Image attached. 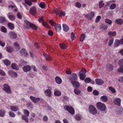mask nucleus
Instances as JSON below:
<instances>
[{
  "instance_id": "nucleus-1",
  "label": "nucleus",
  "mask_w": 123,
  "mask_h": 123,
  "mask_svg": "<svg viewBox=\"0 0 123 123\" xmlns=\"http://www.w3.org/2000/svg\"><path fill=\"white\" fill-rule=\"evenodd\" d=\"M96 105L97 108L101 111H105L106 109L105 105L101 102L97 103Z\"/></svg>"
},
{
  "instance_id": "nucleus-2",
  "label": "nucleus",
  "mask_w": 123,
  "mask_h": 123,
  "mask_svg": "<svg viewBox=\"0 0 123 123\" xmlns=\"http://www.w3.org/2000/svg\"><path fill=\"white\" fill-rule=\"evenodd\" d=\"M89 110L90 113L92 115H94L97 113V110L95 107L93 105H90L89 107Z\"/></svg>"
},
{
  "instance_id": "nucleus-3",
  "label": "nucleus",
  "mask_w": 123,
  "mask_h": 123,
  "mask_svg": "<svg viewBox=\"0 0 123 123\" xmlns=\"http://www.w3.org/2000/svg\"><path fill=\"white\" fill-rule=\"evenodd\" d=\"M64 108L69 112L71 114L73 115L74 114V109L72 107L69 106L67 105H66L64 106Z\"/></svg>"
},
{
  "instance_id": "nucleus-4",
  "label": "nucleus",
  "mask_w": 123,
  "mask_h": 123,
  "mask_svg": "<svg viewBox=\"0 0 123 123\" xmlns=\"http://www.w3.org/2000/svg\"><path fill=\"white\" fill-rule=\"evenodd\" d=\"M3 90L7 93H10L11 89L9 86L7 84H4L3 85Z\"/></svg>"
},
{
  "instance_id": "nucleus-5",
  "label": "nucleus",
  "mask_w": 123,
  "mask_h": 123,
  "mask_svg": "<svg viewBox=\"0 0 123 123\" xmlns=\"http://www.w3.org/2000/svg\"><path fill=\"white\" fill-rule=\"evenodd\" d=\"M118 63L120 67L118 70V71L119 72L122 73L123 72V59H121L119 60Z\"/></svg>"
},
{
  "instance_id": "nucleus-6",
  "label": "nucleus",
  "mask_w": 123,
  "mask_h": 123,
  "mask_svg": "<svg viewBox=\"0 0 123 123\" xmlns=\"http://www.w3.org/2000/svg\"><path fill=\"white\" fill-rule=\"evenodd\" d=\"M123 44V38H122L120 40L118 39H116L114 43V46L115 47H118L120 44Z\"/></svg>"
},
{
  "instance_id": "nucleus-7",
  "label": "nucleus",
  "mask_w": 123,
  "mask_h": 123,
  "mask_svg": "<svg viewBox=\"0 0 123 123\" xmlns=\"http://www.w3.org/2000/svg\"><path fill=\"white\" fill-rule=\"evenodd\" d=\"M48 88L49 89H47L45 90L44 91V93L47 96L50 97L51 96L52 94L51 91L52 88L51 87H49Z\"/></svg>"
},
{
  "instance_id": "nucleus-8",
  "label": "nucleus",
  "mask_w": 123,
  "mask_h": 123,
  "mask_svg": "<svg viewBox=\"0 0 123 123\" xmlns=\"http://www.w3.org/2000/svg\"><path fill=\"white\" fill-rule=\"evenodd\" d=\"M8 35L11 38L15 39L17 37L16 34L14 31H10L8 33Z\"/></svg>"
},
{
  "instance_id": "nucleus-9",
  "label": "nucleus",
  "mask_w": 123,
  "mask_h": 123,
  "mask_svg": "<svg viewBox=\"0 0 123 123\" xmlns=\"http://www.w3.org/2000/svg\"><path fill=\"white\" fill-rule=\"evenodd\" d=\"M94 15V13L93 12H92L89 14H86L85 16L86 18L89 20H91L93 18Z\"/></svg>"
},
{
  "instance_id": "nucleus-10",
  "label": "nucleus",
  "mask_w": 123,
  "mask_h": 123,
  "mask_svg": "<svg viewBox=\"0 0 123 123\" xmlns=\"http://www.w3.org/2000/svg\"><path fill=\"white\" fill-rule=\"evenodd\" d=\"M30 12L31 14L33 15H34L36 13L37 10L36 7L33 6L30 9Z\"/></svg>"
},
{
  "instance_id": "nucleus-11",
  "label": "nucleus",
  "mask_w": 123,
  "mask_h": 123,
  "mask_svg": "<svg viewBox=\"0 0 123 123\" xmlns=\"http://www.w3.org/2000/svg\"><path fill=\"white\" fill-rule=\"evenodd\" d=\"M78 78V77L77 74L74 73L73 74L72 76L69 78L71 82L75 81Z\"/></svg>"
},
{
  "instance_id": "nucleus-12",
  "label": "nucleus",
  "mask_w": 123,
  "mask_h": 123,
  "mask_svg": "<svg viewBox=\"0 0 123 123\" xmlns=\"http://www.w3.org/2000/svg\"><path fill=\"white\" fill-rule=\"evenodd\" d=\"M30 98L33 102L35 103H36L40 100V98H36L32 96H30Z\"/></svg>"
},
{
  "instance_id": "nucleus-13",
  "label": "nucleus",
  "mask_w": 123,
  "mask_h": 123,
  "mask_svg": "<svg viewBox=\"0 0 123 123\" xmlns=\"http://www.w3.org/2000/svg\"><path fill=\"white\" fill-rule=\"evenodd\" d=\"M31 67L30 66H25L22 68V69L24 72H26L30 71L31 70Z\"/></svg>"
},
{
  "instance_id": "nucleus-14",
  "label": "nucleus",
  "mask_w": 123,
  "mask_h": 123,
  "mask_svg": "<svg viewBox=\"0 0 123 123\" xmlns=\"http://www.w3.org/2000/svg\"><path fill=\"white\" fill-rule=\"evenodd\" d=\"M121 102V100L119 98H115L114 100V104L118 106L120 105Z\"/></svg>"
},
{
  "instance_id": "nucleus-15",
  "label": "nucleus",
  "mask_w": 123,
  "mask_h": 123,
  "mask_svg": "<svg viewBox=\"0 0 123 123\" xmlns=\"http://www.w3.org/2000/svg\"><path fill=\"white\" fill-rule=\"evenodd\" d=\"M96 83L98 85H101L104 83V81L101 79L97 78L95 80Z\"/></svg>"
},
{
  "instance_id": "nucleus-16",
  "label": "nucleus",
  "mask_w": 123,
  "mask_h": 123,
  "mask_svg": "<svg viewBox=\"0 0 123 123\" xmlns=\"http://www.w3.org/2000/svg\"><path fill=\"white\" fill-rule=\"evenodd\" d=\"M11 13V12H9L7 14L8 17L10 20L14 21L15 19V17L14 15L10 14Z\"/></svg>"
},
{
  "instance_id": "nucleus-17",
  "label": "nucleus",
  "mask_w": 123,
  "mask_h": 123,
  "mask_svg": "<svg viewBox=\"0 0 123 123\" xmlns=\"http://www.w3.org/2000/svg\"><path fill=\"white\" fill-rule=\"evenodd\" d=\"M54 27L55 30L57 31H60L61 30V26L60 24H56L55 25Z\"/></svg>"
},
{
  "instance_id": "nucleus-18",
  "label": "nucleus",
  "mask_w": 123,
  "mask_h": 123,
  "mask_svg": "<svg viewBox=\"0 0 123 123\" xmlns=\"http://www.w3.org/2000/svg\"><path fill=\"white\" fill-rule=\"evenodd\" d=\"M71 83L74 87H80V84L79 82L76 81L71 82Z\"/></svg>"
},
{
  "instance_id": "nucleus-19",
  "label": "nucleus",
  "mask_w": 123,
  "mask_h": 123,
  "mask_svg": "<svg viewBox=\"0 0 123 123\" xmlns=\"http://www.w3.org/2000/svg\"><path fill=\"white\" fill-rule=\"evenodd\" d=\"M63 30L66 32L68 31L69 30L68 26L66 24H63Z\"/></svg>"
},
{
  "instance_id": "nucleus-20",
  "label": "nucleus",
  "mask_w": 123,
  "mask_h": 123,
  "mask_svg": "<svg viewBox=\"0 0 123 123\" xmlns=\"http://www.w3.org/2000/svg\"><path fill=\"white\" fill-rule=\"evenodd\" d=\"M55 79L56 83L57 84H60L61 83L62 80L60 77L57 76L55 77Z\"/></svg>"
},
{
  "instance_id": "nucleus-21",
  "label": "nucleus",
  "mask_w": 123,
  "mask_h": 123,
  "mask_svg": "<svg viewBox=\"0 0 123 123\" xmlns=\"http://www.w3.org/2000/svg\"><path fill=\"white\" fill-rule=\"evenodd\" d=\"M100 99L103 102H106L108 100L107 97L105 95L101 96L100 98Z\"/></svg>"
},
{
  "instance_id": "nucleus-22",
  "label": "nucleus",
  "mask_w": 123,
  "mask_h": 123,
  "mask_svg": "<svg viewBox=\"0 0 123 123\" xmlns=\"http://www.w3.org/2000/svg\"><path fill=\"white\" fill-rule=\"evenodd\" d=\"M115 22L118 24L122 25L123 23V20L121 18L117 19L116 20Z\"/></svg>"
},
{
  "instance_id": "nucleus-23",
  "label": "nucleus",
  "mask_w": 123,
  "mask_h": 123,
  "mask_svg": "<svg viewBox=\"0 0 123 123\" xmlns=\"http://www.w3.org/2000/svg\"><path fill=\"white\" fill-rule=\"evenodd\" d=\"M11 67L13 69L16 70H18L19 68L14 63H12L11 65Z\"/></svg>"
},
{
  "instance_id": "nucleus-24",
  "label": "nucleus",
  "mask_w": 123,
  "mask_h": 123,
  "mask_svg": "<svg viewBox=\"0 0 123 123\" xmlns=\"http://www.w3.org/2000/svg\"><path fill=\"white\" fill-rule=\"evenodd\" d=\"M10 109L12 111H16L18 110V107L17 106H12L11 107Z\"/></svg>"
},
{
  "instance_id": "nucleus-25",
  "label": "nucleus",
  "mask_w": 123,
  "mask_h": 123,
  "mask_svg": "<svg viewBox=\"0 0 123 123\" xmlns=\"http://www.w3.org/2000/svg\"><path fill=\"white\" fill-rule=\"evenodd\" d=\"M20 52L22 55L26 56L27 55L26 50L24 49H21L20 51Z\"/></svg>"
},
{
  "instance_id": "nucleus-26",
  "label": "nucleus",
  "mask_w": 123,
  "mask_h": 123,
  "mask_svg": "<svg viewBox=\"0 0 123 123\" xmlns=\"http://www.w3.org/2000/svg\"><path fill=\"white\" fill-rule=\"evenodd\" d=\"M75 118L77 121H80L82 119V117L81 115L79 114H76L75 116Z\"/></svg>"
},
{
  "instance_id": "nucleus-27",
  "label": "nucleus",
  "mask_w": 123,
  "mask_h": 123,
  "mask_svg": "<svg viewBox=\"0 0 123 123\" xmlns=\"http://www.w3.org/2000/svg\"><path fill=\"white\" fill-rule=\"evenodd\" d=\"M43 55L45 58L47 60L50 61L51 59V58L48 54L45 53H43Z\"/></svg>"
},
{
  "instance_id": "nucleus-28",
  "label": "nucleus",
  "mask_w": 123,
  "mask_h": 123,
  "mask_svg": "<svg viewBox=\"0 0 123 123\" xmlns=\"http://www.w3.org/2000/svg\"><path fill=\"white\" fill-rule=\"evenodd\" d=\"M74 92L75 94L76 95H78L80 94L81 92L77 88H75L74 90Z\"/></svg>"
},
{
  "instance_id": "nucleus-29",
  "label": "nucleus",
  "mask_w": 123,
  "mask_h": 123,
  "mask_svg": "<svg viewBox=\"0 0 123 123\" xmlns=\"http://www.w3.org/2000/svg\"><path fill=\"white\" fill-rule=\"evenodd\" d=\"M9 73L10 75L11 76H14L16 77H17V74L15 72L12 71H9Z\"/></svg>"
},
{
  "instance_id": "nucleus-30",
  "label": "nucleus",
  "mask_w": 123,
  "mask_h": 123,
  "mask_svg": "<svg viewBox=\"0 0 123 123\" xmlns=\"http://www.w3.org/2000/svg\"><path fill=\"white\" fill-rule=\"evenodd\" d=\"M107 67L109 70L112 71L113 69V66L111 64L108 63L107 64Z\"/></svg>"
},
{
  "instance_id": "nucleus-31",
  "label": "nucleus",
  "mask_w": 123,
  "mask_h": 123,
  "mask_svg": "<svg viewBox=\"0 0 123 123\" xmlns=\"http://www.w3.org/2000/svg\"><path fill=\"white\" fill-rule=\"evenodd\" d=\"M108 34L110 36L114 37L116 35V33L115 31L113 32L110 31L108 32Z\"/></svg>"
},
{
  "instance_id": "nucleus-32",
  "label": "nucleus",
  "mask_w": 123,
  "mask_h": 123,
  "mask_svg": "<svg viewBox=\"0 0 123 123\" xmlns=\"http://www.w3.org/2000/svg\"><path fill=\"white\" fill-rule=\"evenodd\" d=\"M28 117L25 115H22V118L23 120L25 121L26 123H28L29 122L28 119Z\"/></svg>"
},
{
  "instance_id": "nucleus-33",
  "label": "nucleus",
  "mask_w": 123,
  "mask_h": 123,
  "mask_svg": "<svg viewBox=\"0 0 123 123\" xmlns=\"http://www.w3.org/2000/svg\"><path fill=\"white\" fill-rule=\"evenodd\" d=\"M8 27L11 30H13L14 28L13 24L11 23H9L8 24Z\"/></svg>"
},
{
  "instance_id": "nucleus-34",
  "label": "nucleus",
  "mask_w": 123,
  "mask_h": 123,
  "mask_svg": "<svg viewBox=\"0 0 123 123\" xmlns=\"http://www.w3.org/2000/svg\"><path fill=\"white\" fill-rule=\"evenodd\" d=\"M79 76L80 79L82 80H83L86 77V75L84 73H79Z\"/></svg>"
},
{
  "instance_id": "nucleus-35",
  "label": "nucleus",
  "mask_w": 123,
  "mask_h": 123,
  "mask_svg": "<svg viewBox=\"0 0 123 123\" xmlns=\"http://www.w3.org/2000/svg\"><path fill=\"white\" fill-rule=\"evenodd\" d=\"M86 37V36L85 34H82L81 35L80 38V40L81 42H83L85 39Z\"/></svg>"
},
{
  "instance_id": "nucleus-36",
  "label": "nucleus",
  "mask_w": 123,
  "mask_h": 123,
  "mask_svg": "<svg viewBox=\"0 0 123 123\" xmlns=\"http://www.w3.org/2000/svg\"><path fill=\"white\" fill-rule=\"evenodd\" d=\"M5 48L6 50L9 52H11L13 51V48L10 47H7Z\"/></svg>"
},
{
  "instance_id": "nucleus-37",
  "label": "nucleus",
  "mask_w": 123,
  "mask_h": 123,
  "mask_svg": "<svg viewBox=\"0 0 123 123\" xmlns=\"http://www.w3.org/2000/svg\"><path fill=\"white\" fill-rule=\"evenodd\" d=\"M54 94L55 96H59L61 95V93L60 91L57 90L55 92Z\"/></svg>"
},
{
  "instance_id": "nucleus-38",
  "label": "nucleus",
  "mask_w": 123,
  "mask_h": 123,
  "mask_svg": "<svg viewBox=\"0 0 123 123\" xmlns=\"http://www.w3.org/2000/svg\"><path fill=\"white\" fill-rule=\"evenodd\" d=\"M108 28V27L107 25L104 24H102L100 27V29H102L103 28L105 30H106Z\"/></svg>"
},
{
  "instance_id": "nucleus-39",
  "label": "nucleus",
  "mask_w": 123,
  "mask_h": 123,
  "mask_svg": "<svg viewBox=\"0 0 123 123\" xmlns=\"http://www.w3.org/2000/svg\"><path fill=\"white\" fill-rule=\"evenodd\" d=\"M6 20V18L2 16L0 17V23H2Z\"/></svg>"
},
{
  "instance_id": "nucleus-40",
  "label": "nucleus",
  "mask_w": 123,
  "mask_h": 123,
  "mask_svg": "<svg viewBox=\"0 0 123 123\" xmlns=\"http://www.w3.org/2000/svg\"><path fill=\"white\" fill-rule=\"evenodd\" d=\"M27 107L30 110H32L33 107V105L31 103H29L27 104Z\"/></svg>"
},
{
  "instance_id": "nucleus-41",
  "label": "nucleus",
  "mask_w": 123,
  "mask_h": 123,
  "mask_svg": "<svg viewBox=\"0 0 123 123\" xmlns=\"http://www.w3.org/2000/svg\"><path fill=\"white\" fill-rule=\"evenodd\" d=\"M105 23L110 25L111 24L112 22L111 20L107 18L105 19Z\"/></svg>"
},
{
  "instance_id": "nucleus-42",
  "label": "nucleus",
  "mask_w": 123,
  "mask_h": 123,
  "mask_svg": "<svg viewBox=\"0 0 123 123\" xmlns=\"http://www.w3.org/2000/svg\"><path fill=\"white\" fill-rule=\"evenodd\" d=\"M1 31L4 33L7 32V30L6 28L4 26H2L1 28Z\"/></svg>"
},
{
  "instance_id": "nucleus-43",
  "label": "nucleus",
  "mask_w": 123,
  "mask_h": 123,
  "mask_svg": "<svg viewBox=\"0 0 123 123\" xmlns=\"http://www.w3.org/2000/svg\"><path fill=\"white\" fill-rule=\"evenodd\" d=\"M103 2V0H101L99 1V7L100 8H102L104 6V4Z\"/></svg>"
},
{
  "instance_id": "nucleus-44",
  "label": "nucleus",
  "mask_w": 123,
  "mask_h": 123,
  "mask_svg": "<svg viewBox=\"0 0 123 123\" xmlns=\"http://www.w3.org/2000/svg\"><path fill=\"white\" fill-rule=\"evenodd\" d=\"M113 38H110L109 39V40L108 43V45L109 46H110L112 44L113 42Z\"/></svg>"
},
{
  "instance_id": "nucleus-45",
  "label": "nucleus",
  "mask_w": 123,
  "mask_h": 123,
  "mask_svg": "<svg viewBox=\"0 0 123 123\" xmlns=\"http://www.w3.org/2000/svg\"><path fill=\"white\" fill-rule=\"evenodd\" d=\"M3 62L4 64L6 65H9L10 63V62L7 59H6L3 61Z\"/></svg>"
},
{
  "instance_id": "nucleus-46",
  "label": "nucleus",
  "mask_w": 123,
  "mask_h": 123,
  "mask_svg": "<svg viewBox=\"0 0 123 123\" xmlns=\"http://www.w3.org/2000/svg\"><path fill=\"white\" fill-rule=\"evenodd\" d=\"M59 45L60 47L63 49H65L67 47L66 45L64 43L60 44Z\"/></svg>"
},
{
  "instance_id": "nucleus-47",
  "label": "nucleus",
  "mask_w": 123,
  "mask_h": 123,
  "mask_svg": "<svg viewBox=\"0 0 123 123\" xmlns=\"http://www.w3.org/2000/svg\"><path fill=\"white\" fill-rule=\"evenodd\" d=\"M5 113V111H4L0 110V116L3 117Z\"/></svg>"
},
{
  "instance_id": "nucleus-48",
  "label": "nucleus",
  "mask_w": 123,
  "mask_h": 123,
  "mask_svg": "<svg viewBox=\"0 0 123 123\" xmlns=\"http://www.w3.org/2000/svg\"><path fill=\"white\" fill-rule=\"evenodd\" d=\"M24 113L26 115V116L27 117H28L29 116V111L27 110L24 109L23 111Z\"/></svg>"
},
{
  "instance_id": "nucleus-49",
  "label": "nucleus",
  "mask_w": 123,
  "mask_h": 123,
  "mask_svg": "<svg viewBox=\"0 0 123 123\" xmlns=\"http://www.w3.org/2000/svg\"><path fill=\"white\" fill-rule=\"evenodd\" d=\"M109 90L112 92L113 93H114L116 92L115 90L112 87L110 86L109 88Z\"/></svg>"
},
{
  "instance_id": "nucleus-50",
  "label": "nucleus",
  "mask_w": 123,
  "mask_h": 123,
  "mask_svg": "<svg viewBox=\"0 0 123 123\" xmlns=\"http://www.w3.org/2000/svg\"><path fill=\"white\" fill-rule=\"evenodd\" d=\"M53 11L54 12L56 15L58 14L60 12V10L56 8L54 9Z\"/></svg>"
},
{
  "instance_id": "nucleus-51",
  "label": "nucleus",
  "mask_w": 123,
  "mask_h": 123,
  "mask_svg": "<svg viewBox=\"0 0 123 123\" xmlns=\"http://www.w3.org/2000/svg\"><path fill=\"white\" fill-rule=\"evenodd\" d=\"M91 80V79L90 78L87 77L85 79L84 81L86 83H89L90 82Z\"/></svg>"
},
{
  "instance_id": "nucleus-52",
  "label": "nucleus",
  "mask_w": 123,
  "mask_h": 123,
  "mask_svg": "<svg viewBox=\"0 0 123 123\" xmlns=\"http://www.w3.org/2000/svg\"><path fill=\"white\" fill-rule=\"evenodd\" d=\"M25 3L29 6H31L32 4V1L29 0H25Z\"/></svg>"
},
{
  "instance_id": "nucleus-53",
  "label": "nucleus",
  "mask_w": 123,
  "mask_h": 123,
  "mask_svg": "<svg viewBox=\"0 0 123 123\" xmlns=\"http://www.w3.org/2000/svg\"><path fill=\"white\" fill-rule=\"evenodd\" d=\"M30 27L32 29L36 30H37V27L35 25L32 24L31 25Z\"/></svg>"
},
{
  "instance_id": "nucleus-54",
  "label": "nucleus",
  "mask_w": 123,
  "mask_h": 123,
  "mask_svg": "<svg viewBox=\"0 0 123 123\" xmlns=\"http://www.w3.org/2000/svg\"><path fill=\"white\" fill-rule=\"evenodd\" d=\"M116 7V5L115 4L113 3L110 6V8L111 10L114 9Z\"/></svg>"
},
{
  "instance_id": "nucleus-55",
  "label": "nucleus",
  "mask_w": 123,
  "mask_h": 123,
  "mask_svg": "<svg viewBox=\"0 0 123 123\" xmlns=\"http://www.w3.org/2000/svg\"><path fill=\"white\" fill-rule=\"evenodd\" d=\"M14 45L15 46L17 50H18L20 49V47L17 43H14Z\"/></svg>"
},
{
  "instance_id": "nucleus-56",
  "label": "nucleus",
  "mask_w": 123,
  "mask_h": 123,
  "mask_svg": "<svg viewBox=\"0 0 123 123\" xmlns=\"http://www.w3.org/2000/svg\"><path fill=\"white\" fill-rule=\"evenodd\" d=\"M101 17L100 16H97L95 22L97 23L99 22L101 19Z\"/></svg>"
},
{
  "instance_id": "nucleus-57",
  "label": "nucleus",
  "mask_w": 123,
  "mask_h": 123,
  "mask_svg": "<svg viewBox=\"0 0 123 123\" xmlns=\"http://www.w3.org/2000/svg\"><path fill=\"white\" fill-rule=\"evenodd\" d=\"M39 6L42 8H44L45 6V4L43 2H41L39 4Z\"/></svg>"
},
{
  "instance_id": "nucleus-58",
  "label": "nucleus",
  "mask_w": 123,
  "mask_h": 123,
  "mask_svg": "<svg viewBox=\"0 0 123 123\" xmlns=\"http://www.w3.org/2000/svg\"><path fill=\"white\" fill-rule=\"evenodd\" d=\"M9 115L12 117H15V114L14 112L12 111H10L9 112Z\"/></svg>"
},
{
  "instance_id": "nucleus-59",
  "label": "nucleus",
  "mask_w": 123,
  "mask_h": 123,
  "mask_svg": "<svg viewBox=\"0 0 123 123\" xmlns=\"http://www.w3.org/2000/svg\"><path fill=\"white\" fill-rule=\"evenodd\" d=\"M24 22L25 24L28 26H29L30 27L31 26V25L32 24L29 21L27 20H25L24 21Z\"/></svg>"
},
{
  "instance_id": "nucleus-60",
  "label": "nucleus",
  "mask_w": 123,
  "mask_h": 123,
  "mask_svg": "<svg viewBox=\"0 0 123 123\" xmlns=\"http://www.w3.org/2000/svg\"><path fill=\"white\" fill-rule=\"evenodd\" d=\"M27 63L26 61H25L24 60H21L20 62L19 65H24V64Z\"/></svg>"
},
{
  "instance_id": "nucleus-61",
  "label": "nucleus",
  "mask_w": 123,
  "mask_h": 123,
  "mask_svg": "<svg viewBox=\"0 0 123 123\" xmlns=\"http://www.w3.org/2000/svg\"><path fill=\"white\" fill-rule=\"evenodd\" d=\"M75 5L76 7L78 8H80L81 6V4L78 2H77L75 3Z\"/></svg>"
},
{
  "instance_id": "nucleus-62",
  "label": "nucleus",
  "mask_w": 123,
  "mask_h": 123,
  "mask_svg": "<svg viewBox=\"0 0 123 123\" xmlns=\"http://www.w3.org/2000/svg\"><path fill=\"white\" fill-rule=\"evenodd\" d=\"M49 23L52 26H55L56 24L52 20H50L49 21Z\"/></svg>"
},
{
  "instance_id": "nucleus-63",
  "label": "nucleus",
  "mask_w": 123,
  "mask_h": 123,
  "mask_svg": "<svg viewBox=\"0 0 123 123\" xmlns=\"http://www.w3.org/2000/svg\"><path fill=\"white\" fill-rule=\"evenodd\" d=\"M93 94L95 95H97L99 94V92L97 90H95L93 92Z\"/></svg>"
},
{
  "instance_id": "nucleus-64",
  "label": "nucleus",
  "mask_w": 123,
  "mask_h": 123,
  "mask_svg": "<svg viewBox=\"0 0 123 123\" xmlns=\"http://www.w3.org/2000/svg\"><path fill=\"white\" fill-rule=\"evenodd\" d=\"M48 120V118L46 116H45L43 117V120L45 122H47Z\"/></svg>"
}]
</instances>
